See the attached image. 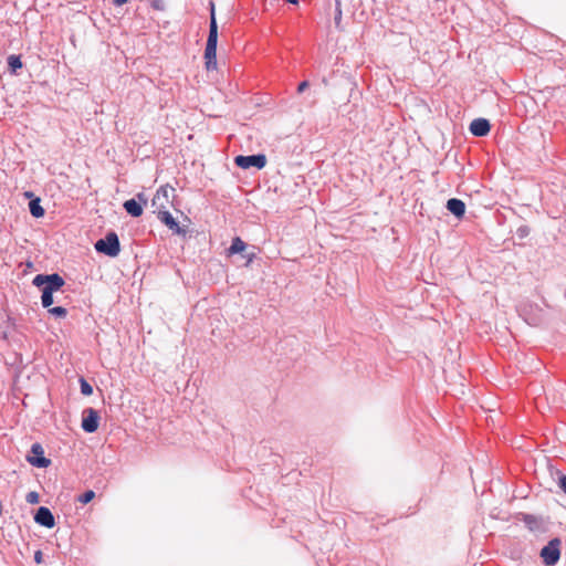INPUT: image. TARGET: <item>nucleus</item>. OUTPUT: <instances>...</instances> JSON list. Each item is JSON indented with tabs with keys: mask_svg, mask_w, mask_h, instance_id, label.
Segmentation results:
<instances>
[{
	"mask_svg": "<svg viewBox=\"0 0 566 566\" xmlns=\"http://www.w3.org/2000/svg\"><path fill=\"white\" fill-rule=\"evenodd\" d=\"M99 415L94 408H86L83 411L82 429L87 433H94L98 429Z\"/></svg>",
	"mask_w": 566,
	"mask_h": 566,
	"instance_id": "6e6552de",
	"label": "nucleus"
},
{
	"mask_svg": "<svg viewBox=\"0 0 566 566\" xmlns=\"http://www.w3.org/2000/svg\"><path fill=\"white\" fill-rule=\"evenodd\" d=\"M316 98L315 96H312L311 93H308L305 97H304V105L307 106V107H313L315 104H316Z\"/></svg>",
	"mask_w": 566,
	"mask_h": 566,
	"instance_id": "bb28decb",
	"label": "nucleus"
},
{
	"mask_svg": "<svg viewBox=\"0 0 566 566\" xmlns=\"http://www.w3.org/2000/svg\"><path fill=\"white\" fill-rule=\"evenodd\" d=\"M34 562H35L36 564H41V563L43 562V554H42V552H41V551H36V552L34 553Z\"/></svg>",
	"mask_w": 566,
	"mask_h": 566,
	"instance_id": "c756f323",
	"label": "nucleus"
},
{
	"mask_svg": "<svg viewBox=\"0 0 566 566\" xmlns=\"http://www.w3.org/2000/svg\"><path fill=\"white\" fill-rule=\"evenodd\" d=\"M557 485L566 494V475H564V474L559 475Z\"/></svg>",
	"mask_w": 566,
	"mask_h": 566,
	"instance_id": "cd10ccee",
	"label": "nucleus"
},
{
	"mask_svg": "<svg viewBox=\"0 0 566 566\" xmlns=\"http://www.w3.org/2000/svg\"><path fill=\"white\" fill-rule=\"evenodd\" d=\"M240 254L242 255L243 259H245L247 266L250 265L256 256L254 248L250 251L245 250L243 253H240Z\"/></svg>",
	"mask_w": 566,
	"mask_h": 566,
	"instance_id": "5701e85b",
	"label": "nucleus"
},
{
	"mask_svg": "<svg viewBox=\"0 0 566 566\" xmlns=\"http://www.w3.org/2000/svg\"><path fill=\"white\" fill-rule=\"evenodd\" d=\"M285 1L291 3V4H297L298 3V0H285Z\"/></svg>",
	"mask_w": 566,
	"mask_h": 566,
	"instance_id": "2f4dec72",
	"label": "nucleus"
},
{
	"mask_svg": "<svg viewBox=\"0 0 566 566\" xmlns=\"http://www.w3.org/2000/svg\"><path fill=\"white\" fill-rule=\"evenodd\" d=\"M470 133L475 137L486 136L491 130V124L486 118H475L470 124Z\"/></svg>",
	"mask_w": 566,
	"mask_h": 566,
	"instance_id": "9b49d317",
	"label": "nucleus"
},
{
	"mask_svg": "<svg viewBox=\"0 0 566 566\" xmlns=\"http://www.w3.org/2000/svg\"><path fill=\"white\" fill-rule=\"evenodd\" d=\"M25 196L28 198H31L30 202H29V210H30V213L34 217V218H41L44 216L45 213V210L44 208L41 206V201H40V198L38 197H33V193L32 192H25Z\"/></svg>",
	"mask_w": 566,
	"mask_h": 566,
	"instance_id": "2eb2a0df",
	"label": "nucleus"
},
{
	"mask_svg": "<svg viewBox=\"0 0 566 566\" xmlns=\"http://www.w3.org/2000/svg\"><path fill=\"white\" fill-rule=\"evenodd\" d=\"M95 497V492L92 491V490H87L85 491L84 493H82L77 501L82 504H87L90 503L93 499Z\"/></svg>",
	"mask_w": 566,
	"mask_h": 566,
	"instance_id": "4be33fe9",
	"label": "nucleus"
},
{
	"mask_svg": "<svg viewBox=\"0 0 566 566\" xmlns=\"http://www.w3.org/2000/svg\"><path fill=\"white\" fill-rule=\"evenodd\" d=\"M34 522L46 528H52L55 525V518L51 510L46 506H40L33 516Z\"/></svg>",
	"mask_w": 566,
	"mask_h": 566,
	"instance_id": "9d476101",
	"label": "nucleus"
},
{
	"mask_svg": "<svg viewBox=\"0 0 566 566\" xmlns=\"http://www.w3.org/2000/svg\"><path fill=\"white\" fill-rule=\"evenodd\" d=\"M562 541L558 537L552 538L541 551V557L546 566H554L560 558Z\"/></svg>",
	"mask_w": 566,
	"mask_h": 566,
	"instance_id": "20e7f679",
	"label": "nucleus"
},
{
	"mask_svg": "<svg viewBox=\"0 0 566 566\" xmlns=\"http://www.w3.org/2000/svg\"><path fill=\"white\" fill-rule=\"evenodd\" d=\"M217 46H218V23L214 13V4L210 3V23L209 34L205 49V65L207 71L217 69Z\"/></svg>",
	"mask_w": 566,
	"mask_h": 566,
	"instance_id": "f257e3e1",
	"label": "nucleus"
},
{
	"mask_svg": "<svg viewBox=\"0 0 566 566\" xmlns=\"http://www.w3.org/2000/svg\"><path fill=\"white\" fill-rule=\"evenodd\" d=\"M446 207L457 218H462L465 213V203L461 199L451 198Z\"/></svg>",
	"mask_w": 566,
	"mask_h": 566,
	"instance_id": "ddd939ff",
	"label": "nucleus"
},
{
	"mask_svg": "<svg viewBox=\"0 0 566 566\" xmlns=\"http://www.w3.org/2000/svg\"><path fill=\"white\" fill-rule=\"evenodd\" d=\"M516 234L520 239H524L530 234V228L527 226H521L517 228Z\"/></svg>",
	"mask_w": 566,
	"mask_h": 566,
	"instance_id": "a878e982",
	"label": "nucleus"
},
{
	"mask_svg": "<svg viewBox=\"0 0 566 566\" xmlns=\"http://www.w3.org/2000/svg\"><path fill=\"white\" fill-rule=\"evenodd\" d=\"M28 462L39 469L48 468L51 464V460L44 457L43 447L35 442L31 446V454L27 457Z\"/></svg>",
	"mask_w": 566,
	"mask_h": 566,
	"instance_id": "0eeeda50",
	"label": "nucleus"
},
{
	"mask_svg": "<svg viewBox=\"0 0 566 566\" xmlns=\"http://www.w3.org/2000/svg\"><path fill=\"white\" fill-rule=\"evenodd\" d=\"M94 247L98 253H103L109 258H115L120 252L119 239L114 231H109L104 238L97 240Z\"/></svg>",
	"mask_w": 566,
	"mask_h": 566,
	"instance_id": "f03ea898",
	"label": "nucleus"
},
{
	"mask_svg": "<svg viewBox=\"0 0 566 566\" xmlns=\"http://www.w3.org/2000/svg\"><path fill=\"white\" fill-rule=\"evenodd\" d=\"M150 7L156 11H164L165 10V2L164 0H149Z\"/></svg>",
	"mask_w": 566,
	"mask_h": 566,
	"instance_id": "393cba45",
	"label": "nucleus"
},
{
	"mask_svg": "<svg viewBox=\"0 0 566 566\" xmlns=\"http://www.w3.org/2000/svg\"><path fill=\"white\" fill-rule=\"evenodd\" d=\"M247 248V243L240 237H235L232 239L230 247L227 249V253L228 255L243 253Z\"/></svg>",
	"mask_w": 566,
	"mask_h": 566,
	"instance_id": "dca6fc26",
	"label": "nucleus"
},
{
	"mask_svg": "<svg viewBox=\"0 0 566 566\" xmlns=\"http://www.w3.org/2000/svg\"><path fill=\"white\" fill-rule=\"evenodd\" d=\"M234 164L241 169L256 168L260 170L266 165V156L264 154L238 155L234 157Z\"/></svg>",
	"mask_w": 566,
	"mask_h": 566,
	"instance_id": "39448f33",
	"label": "nucleus"
},
{
	"mask_svg": "<svg viewBox=\"0 0 566 566\" xmlns=\"http://www.w3.org/2000/svg\"><path fill=\"white\" fill-rule=\"evenodd\" d=\"M81 394L84 396H91L93 394V387L83 377L80 378Z\"/></svg>",
	"mask_w": 566,
	"mask_h": 566,
	"instance_id": "aec40b11",
	"label": "nucleus"
},
{
	"mask_svg": "<svg viewBox=\"0 0 566 566\" xmlns=\"http://www.w3.org/2000/svg\"><path fill=\"white\" fill-rule=\"evenodd\" d=\"M8 69L11 73L18 74V71L22 69L23 64L20 55L11 54L7 59Z\"/></svg>",
	"mask_w": 566,
	"mask_h": 566,
	"instance_id": "f3484780",
	"label": "nucleus"
},
{
	"mask_svg": "<svg viewBox=\"0 0 566 566\" xmlns=\"http://www.w3.org/2000/svg\"><path fill=\"white\" fill-rule=\"evenodd\" d=\"M310 87V82L308 81H303L301 82L298 85H297V94H302L304 93L307 88Z\"/></svg>",
	"mask_w": 566,
	"mask_h": 566,
	"instance_id": "c85d7f7f",
	"label": "nucleus"
},
{
	"mask_svg": "<svg viewBox=\"0 0 566 566\" xmlns=\"http://www.w3.org/2000/svg\"><path fill=\"white\" fill-rule=\"evenodd\" d=\"M158 219L163 222L172 233L185 235L187 233L185 228L179 226V222L172 217V214L167 210H159Z\"/></svg>",
	"mask_w": 566,
	"mask_h": 566,
	"instance_id": "1a4fd4ad",
	"label": "nucleus"
},
{
	"mask_svg": "<svg viewBox=\"0 0 566 566\" xmlns=\"http://www.w3.org/2000/svg\"><path fill=\"white\" fill-rule=\"evenodd\" d=\"M145 205H147V197L144 192H138L134 198L126 200L123 207L129 216L138 218L143 214Z\"/></svg>",
	"mask_w": 566,
	"mask_h": 566,
	"instance_id": "423d86ee",
	"label": "nucleus"
},
{
	"mask_svg": "<svg viewBox=\"0 0 566 566\" xmlns=\"http://www.w3.org/2000/svg\"><path fill=\"white\" fill-rule=\"evenodd\" d=\"M49 313L60 318H64L67 315V311L63 306L49 307Z\"/></svg>",
	"mask_w": 566,
	"mask_h": 566,
	"instance_id": "412c9836",
	"label": "nucleus"
},
{
	"mask_svg": "<svg viewBox=\"0 0 566 566\" xmlns=\"http://www.w3.org/2000/svg\"><path fill=\"white\" fill-rule=\"evenodd\" d=\"M127 2H128V0H113V4L116 7H120Z\"/></svg>",
	"mask_w": 566,
	"mask_h": 566,
	"instance_id": "7c9ffc66",
	"label": "nucleus"
},
{
	"mask_svg": "<svg viewBox=\"0 0 566 566\" xmlns=\"http://www.w3.org/2000/svg\"><path fill=\"white\" fill-rule=\"evenodd\" d=\"M342 17H343V12H342V2H340V0H335V15H334V22H335V27H336V29H338V30H343V27H342Z\"/></svg>",
	"mask_w": 566,
	"mask_h": 566,
	"instance_id": "a211bd4d",
	"label": "nucleus"
},
{
	"mask_svg": "<svg viewBox=\"0 0 566 566\" xmlns=\"http://www.w3.org/2000/svg\"><path fill=\"white\" fill-rule=\"evenodd\" d=\"M175 189L168 185L160 186L153 198V206L161 209L165 208V203L169 200V192H174Z\"/></svg>",
	"mask_w": 566,
	"mask_h": 566,
	"instance_id": "f8f14e48",
	"label": "nucleus"
},
{
	"mask_svg": "<svg viewBox=\"0 0 566 566\" xmlns=\"http://www.w3.org/2000/svg\"><path fill=\"white\" fill-rule=\"evenodd\" d=\"M33 285L40 287L42 291L54 293L63 287L65 284L64 279L57 274H36L32 281Z\"/></svg>",
	"mask_w": 566,
	"mask_h": 566,
	"instance_id": "7ed1b4c3",
	"label": "nucleus"
},
{
	"mask_svg": "<svg viewBox=\"0 0 566 566\" xmlns=\"http://www.w3.org/2000/svg\"><path fill=\"white\" fill-rule=\"evenodd\" d=\"M25 501L30 504H38L40 501V495L35 491H31L27 494Z\"/></svg>",
	"mask_w": 566,
	"mask_h": 566,
	"instance_id": "b1692460",
	"label": "nucleus"
},
{
	"mask_svg": "<svg viewBox=\"0 0 566 566\" xmlns=\"http://www.w3.org/2000/svg\"><path fill=\"white\" fill-rule=\"evenodd\" d=\"M41 302L43 307L49 308L54 302L53 293H50L49 291H42Z\"/></svg>",
	"mask_w": 566,
	"mask_h": 566,
	"instance_id": "6ab92c4d",
	"label": "nucleus"
},
{
	"mask_svg": "<svg viewBox=\"0 0 566 566\" xmlns=\"http://www.w3.org/2000/svg\"><path fill=\"white\" fill-rule=\"evenodd\" d=\"M522 522L531 532H538L543 530V520L533 514H523Z\"/></svg>",
	"mask_w": 566,
	"mask_h": 566,
	"instance_id": "4468645a",
	"label": "nucleus"
}]
</instances>
